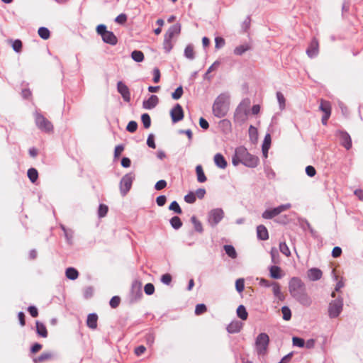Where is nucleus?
<instances>
[{
	"label": "nucleus",
	"mask_w": 363,
	"mask_h": 363,
	"mask_svg": "<svg viewBox=\"0 0 363 363\" xmlns=\"http://www.w3.org/2000/svg\"><path fill=\"white\" fill-rule=\"evenodd\" d=\"M229 96L226 94H220L215 99L213 104V113L215 117L220 118L226 116L229 110Z\"/></svg>",
	"instance_id": "1"
},
{
	"label": "nucleus",
	"mask_w": 363,
	"mask_h": 363,
	"mask_svg": "<svg viewBox=\"0 0 363 363\" xmlns=\"http://www.w3.org/2000/svg\"><path fill=\"white\" fill-rule=\"evenodd\" d=\"M250 104L251 101L248 98L241 101L234 113V121L235 123L242 124L247 121Z\"/></svg>",
	"instance_id": "2"
},
{
	"label": "nucleus",
	"mask_w": 363,
	"mask_h": 363,
	"mask_svg": "<svg viewBox=\"0 0 363 363\" xmlns=\"http://www.w3.org/2000/svg\"><path fill=\"white\" fill-rule=\"evenodd\" d=\"M237 153L242 160V164L245 167L254 168L257 166L259 158L249 153L245 147L240 146L237 147Z\"/></svg>",
	"instance_id": "3"
},
{
	"label": "nucleus",
	"mask_w": 363,
	"mask_h": 363,
	"mask_svg": "<svg viewBox=\"0 0 363 363\" xmlns=\"http://www.w3.org/2000/svg\"><path fill=\"white\" fill-rule=\"evenodd\" d=\"M269 343V337L267 334L260 333L255 340V350L259 356H264L267 354Z\"/></svg>",
	"instance_id": "4"
},
{
	"label": "nucleus",
	"mask_w": 363,
	"mask_h": 363,
	"mask_svg": "<svg viewBox=\"0 0 363 363\" xmlns=\"http://www.w3.org/2000/svg\"><path fill=\"white\" fill-rule=\"evenodd\" d=\"M224 211L221 208H216L208 213L207 222L211 228H215L224 218Z\"/></svg>",
	"instance_id": "5"
},
{
	"label": "nucleus",
	"mask_w": 363,
	"mask_h": 363,
	"mask_svg": "<svg viewBox=\"0 0 363 363\" xmlns=\"http://www.w3.org/2000/svg\"><path fill=\"white\" fill-rule=\"evenodd\" d=\"M34 116L35 125L41 131L50 133L53 130V125L52 123L41 113L36 111Z\"/></svg>",
	"instance_id": "6"
},
{
	"label": "nucleus",
	"mask_w": 363,
	"mask_h": 363,
	"mask_svg": "<svg viewBox=\"0 0 363 363\" xmlns=\"http://www.w3.org/2000/svg\"><path fill=\"white\" fill-rule=\"evenodd\" d=\"M135 177V173L131 172L125 174L121 179L120 192L123 196H125L130 190Z\"/></svg>",
	"instance_id": "7"
},
{
	"label": "nucleus",
	"mask_w": 363,
	"mask_h": 363,
	"mask_svg": "<svg viewBox=\"0 0 363 363\" xmlns=\"http://www.w3.org/2000/svg\"><path fill=\"white\" fill-rule=\"evenodd\" d=\"M143 296V292L141 290V283L135 281L133 282L131 286V290L129 295L130 303H134L139 301Z\"/></svg>",
	"instance_id": "8"
},
{
	"label": "nucleus",
	"mask_w": 363,
	"mask_h": 363,
	"mask_svg": "<svg viewBox=\"0 0 363 363\" xmlns=\"http://www.w3.org/2000/svg\"><path fill=\"white\" fill-rule=\"evenodd\" d=\"M291 296L295 298L300 304L303 306H310L312 303L311 297L306 291V289L298 291L292 294Z\"/></svg>",
	"instance_id": "9"
},
{
	"label": "nucleus",
	"mask_w": 363,
	"mask_h": 363,
	"mask_svg": "<svg viewBox=\"0 0 363 363\" xmlns=\"http://www.w3.org/2000/svg\"><path fill=\"white\" fill-rule=\"evenodd\" d=\"M343 302L342 298L333 301L328 307V313L330 318H337L342 310Z\"/></svg>",
	"instance_id": "10"
},
{
	"label": "nucleus",
	"mask_w": 363,
	"mask_h": 363,
	"mask_svg": "<svg viewBox=\"0 0 363 363\" xmlns=\"http://www.w3.org/2000/svg\"><path fill=\"white\" fill-rule=\"evenodd\" d=\"M170 116L174 123L182 121L184 118V111L179 104H176L170 111Z\"/></svg>",
	"instance_id": "11"
},
{
	"label": "nucleus",
	"mask_w": 363,
	"mask_h": 363,
	"mask_svg": "<svg viewBox=\"0 0 363 363\" xmlns=\"http://www.w3.org/2000/svg\"><path fill=\"white\" fill-rule=\"evenodd\" d=\"M305 289L303 281L298 277H292L289 281V290L290 294Z\"/></svg>",
	"instance_id": "12"
},
{
	"label": "nucleus",
	"mask_w": 363,
	"mask_h": 363,
	"mask_svg": "<svg viewBox=\"0 0 363 363\" xmlns=\"http://www.w3.org/2000/svg\"><path fill=\"white\" fill-rule=\"evenodd\" d=\"M319 44L316 38H313L311 41L307 50L306 54L310 58H314L318 55Z\"/></svg>",
	"instance_id": "13"
},
{
	"label": "nucleus",
	"mask_w": 363,
	"mask_h": 363,
	"mask_svg": "<svg viewBox=\"0 0 363 363\" xmlns=\"http://www.w3.org/2000/svg\"><path fill=\"white\" fill-rule=\"evenodd\" d=\"M117 90L118 93L122 96L124 101L130 102V92L129 88L125 84L120 81L117 83Z\"/></svg>",
	"instance_id": "14"
},
{
	"label": "nucleus",
	"mask_w": 363,
	"mask_h": 363,
	"mask_svg": "<svg viewBox=\"0 0 363 363\" xmlns=\"http://www.w3.org/2000/svg\"><path fill=\"white\" fill-rule=\"evenodd\" d=\"M340 135V144L347 150L352 147V139L349 133L345 130L338 132Z\"/></svg>",
	"instance_id": "15"
},
{
	"label": "nucleus",
	"mask_w": 363,
	"mask_h": 363,
	"mask_svg": "<svg viewBox=\"0 0 363 363\" xmlns=\"http://www.w3.org/2000/svg\"><path fill=\"white\" fill-rule=\"evenodd\" d=\"M159 103V98L156 95H151L148 99L143 102V108L147 110L154 108Z\"/></svg>",
	"instance_id": "16"
},
{
	"label": "nucleus",
	"mask_w": 363,
	"mask_h": 363,
	"mask_svg": "<svg viewBox=\"0 0 363 363\" xmlns=\"http://www.w3.org/2000/svg\"><path fill=\"white\" fill-rule=\"evenodd\" d=\"M104 43L111 45H116L118 43V39L113 32L108 30L104 35L101 36Z\"/></svg>",
	"instance_id": "17"
},
{
	"label": "nucleus",
	"mask_w": 363,
	"mask_h": 363,
	"mask_svg": "<svg viewBox=\"0 0 363 363\" xmlns=\"http://www.w3.org/2000/svg\"><path fill=\"white\" fill-rule=\"evenodd\" d=\"M181 32V24L180 23H176L172 26H171L167 31L166 32L164 37L172 39L174 35H179Z\"/></svg>",
	"instance_id": "18"
},
{
	"label": "nucleus",
	"mask_w": 363,
	"mask_h": 363,
	"mask_svg": "<svg viewBox=\"0 0 363 363\" xmlns=\"http://www.w3.org/2000/svg\"><path fill=\"white\" fill-rule=\"evenodd\" d=\"M242 327V323L239 320H233L226 328L229 333L240 332Z\"/></svg>",
	"instance_id": "19"
},
{
	"label": "nucleus",
	"mask_w": 363,
	"mask_h": 363,
	"mask_svg": "<svg viewBox=\"0 0 363 363\" xmlns=\"http://www.w3.org/2000/svg\"><path fill=\"white\" fill-rule=\"evenodd\" d=\"M322 271L318 268H311L308 271V277L311 281H318L321 279Z\"/></svg>",
	"instance_id": "20"
},
{
	"label": "nucleus",
	"mask_w": 363,
	"mask_h": 363,
	"mask_svg": "<svg viewBox=\"0 0 363 363\" xmlns=\"http://www.w3.org/2000/svg\"><path fill=\"white\" fill-rule=\"evenodd\" d=\"M213 160L215 164L220 169H225L228 165L226 160L225 159L224 156L220 153L216 154Z\"/></svg>",
	"instance_id": "21"
},
{
	"label": "nucleus",
	"mask_w": 363,
	"mask_h": 363,
	"mask_svg": "<svg viewBox=\"0 0 363 363\" xmlns=\"http://www.w3.org/2000/svg\"><path fill=\"white\" fill-rule=\"evenodd\" d=\"M257 235L260 240H267L269 238L268 230L264 225H259L257 227Z\"/></svg>",
	"instance_id": "22"
},
{
	"label": "nucleus",
	"mask_w": 363,
	"mask_h": 363,
	"mask_svg": "<svg viewBox=\"0 0 363 363\" xmlns=\"http://www.w3.org/2000/svg\"><path fill=\"white\" fill-rule=\"evenodd\" d=\"M269 275L272 279H279L282 277L281 269L277 265H272L269 267Z\"/></svg>",
	"instance_id": "23"
},
{
	"label": "nucleus",
	"mask_w": 363,
	"mask_h": 363,
	"mask_svg": "<svg viewBox=\"0 0 363 363\" xmlns=\"http://www.w3.org/2000/svg\"><path fill=\"white\" fill-rule=\"evenodd\" d=\"M195 171H196L198 182L203 183V182H206L207 178L205 175L203 167L201 164L196 165Z\"/></svg>",
	"instance_id": "24"
},
{
	"label": "nucleus",
	"mask_w": 363,
	"mask_h": 363,
	"mask_svg": "<svg viewBox=\"0 0 363 363\" xmlns=\"http://www.w3.org/2000/svg\"><path fill=\"white\" fill-rule=\"evenodd\" d=\"M65 276L70 280H75L79 277V272L74 267H68L65 271Z\"/></svg>",
	"instance_id": "25"
},
{
	"label": "nucleus",
	"mask_w": 363,
	"mask_h": 363,
	"mask_svg": "<svg viewBox=\"0 0 363 363\" xmlns=\"http://www.w3.org/2000/svg\"><path fill=\"white\" fill-rule=\"evenodd\" d=\"M35 325L37 333L43 337H46L48 336V331L45 325L38 320L36 321Z\"/></svg>",
	"instance_id": "26"
},
{
	"label": "nucleus",
	"mask_w": 363,
	"mask_h": 363,
	"mask_svg": "<svg viewBox=\"0 0 363 363\" xmlns=\"http://www.w3.org/2000/svg\"><path fill=\"white\" fill-rule=\"evenodd\" d=\"M169 223H170L171 226L172 227V228H174V230H179V228H182V226L183 225L181 218L177 216H173L169 220Z\"/></svg>",
	"instance_id": "27"
},
{
	"label": "nucleus",
	"mask_w": 363,
	"mask_h": 363,
	"mask_svg": "<svg viewBox=\"0 0 363 363\" xmlns=\"http://www.w3.org/2000/svg\"><path fill=\"white\" fill-rule=\"evenodd\" d=\"M223 249L225 253L232 259H235L238 256L235 247L232 245H225Z\"/></svg>",
	"instance_id": "28"
},
{
	"label": "nucleus",
	"mask_w": 363,
	"mask_h": 363,
	"mask_svg": "<svg viewBox=\"0 0 363 363\" xmlns=\"http://www.w3.org/2000/svg\"><path fill=\"white\" fill-rule=\"evenodd\" d=\"M249 50H250V46L248 44H244L237 46L233 52L235 55L241 56Z\"/></svg>",
	"instance_id": "29"
},
{
	"label": "nucleus",
	"mask_w": 363,
	"mask_h": 363,
	"mask_svg": "<svg viewBox=\"0 0 363 363\" xmlns=\"http://www.w3.org/2000/svg\"><path fill=\"white\" fill-rule=\"evenodd\" d=\"M191 222L192 223V224L194 225V230L199 233H202L203 232V225H202V223H201L200 220H199L195 216H193L191 218Z\"/></svg>",
	"instance_id": "30"
},
{
	"label": "nucleus",
	"mask_w": 363,
	"mask_h": 363,
	"mask_svg": "<svg viewBox=\"0 0 363 363\" xmlns=\"http://www.w3.org/2000/svg\"><path fill=\"white\" fill-rule=\"evenodd\" d=\"M279 214L277 212V210L275 208H271V209H267L265 210L262 216L264 219H272L274 217L278 216Z\"/></svg>",
	"instance_id": "31"
},
{
	"label": "nucleus",
	"mask_w": 363,
	"mask_h": 363,
	"mask_svg": "<svg viewBox=\"0 0 363 363\" xmlns=\"http://www.w3.org/2000/svg\"><path fill=\"white\" fill-rule=\"evenodd\" d=\"M132 59L136 62H141L144 60V54L140 50H133L131 52Z\"/></svg>",
	"instance_id": "32"
},
{
	"label": "nucleus",
	"mask_w": 363,
	"mask_h": 363,
	"mask_svg": "<svg viewBox=\"0 0 363 363\" xmlns=\"http://www.w3.org/2000/svg\"><path fill=\"white\" fill-rule=\"evenodd\" d=\"M27 175L32 183H35L38 178V172L37 169L33 167L28 169Z\"/></svg>",
	"instance_id": "33"
},
{
	"label": "nucleus",
	"mask_w": 363,
	"mask_h": 363,
	"mask_svg": "<svg viewBox=\"0 0 363 363\" xmlns=\"http://www.w3.org/2000/svg\"><path fill=\"white\" fill-rule=\"evenodd\" d=\"M319 108L324 114H331V106L328 101L321 100Z\"/></svg>",
	"instance_id": "34"
},
{
	"label": "nucleus",
	"mask_w": 363,
	"mask_h": 363,
	"mask_svg": "<svg viewBox=\"0 0 363 363\" xmlns=\"http://www.w3.org/2000/svg\"><path fill=\"white\" fill-rule=\"evenodd\" d=\"M52 357V354L50 352H43L38 357L33 359L35 363H41L44 361L48 360Z\"/></svg>",
	"instance_id": "35"
},
{
	"label": "nucleus",
	"mask_w": 363,
	"mask_h": 363,
	"mask_svg": "<svg viewBox=\"0 0 363 363\" xmlns=\"http://www.w3.org/2000/svg\"><path fill=\"white\" fill-rule=\"evenodd\" d=\"M38 33L39 36L43 40H48L50 36V32L48 28L45 27H40Z\"/></svg>",
	"instance_id": "36"
},
{
	"label": "nucleus",
	"mask_w": 363,
	"mask_h": 363,
	"mask_svg": "<svg viewBox=\"0 0 363 363\" xmlns=\"http://www.w3.org/2000/svg\"><path fill=\"white\" fill-rule=\"evenodd\" d=\"M270 255L272 263H274V264H277L279 263V254L276 247H272L271 249Z\"/></svg>",
	"instance_id": "37"
},
{
	"label": "nucleus",
	"mask_w": 363,
	"mask_h": 363,
	"mask_svg": "<svg viewBox=\"0 0 363 363\" xmlns=\"http://www.w3.org/2000/svg\"><path fill=\"white\" fill-rule=\"evenodd\" d=\"M141 121L145 129H147L151 125V118L148 113H145L141 115Z\"/></svg>",
	"instance_id": "38"
},
{
	"label": "nucleus",
	"mask_w": 363,
	"mask_h": 363,
	"mask_svg": "<svg viewBox=\"0 0 363 363\" xmlns=\"http://www.w3.org/2000/svg\"><path fill=\"white\" fill-rule=\"evenodd\" d=\"M184 56L189 60H194L195 57L194 48L192 45H188L184 49Z\"/></svg>",
	"instance_id": "39"
},
{
	"label": "nucleus",
	"mask_w": 363,
	"mask_h": 363,
	"mask_svg": "<svg viewBox=\"0 0 363 363\" xmlns=\"http://www.w3.org/2000/svg\"><path fill=\"white\" fill-rule=\"evenodd\" d=\"M169 210L174 211L177 214H182V210L177 201H173L169 206Z\"/></svg>",
	"instance_id": "40"
},
{
	"label": "nucleus",
	"mask_w": 363,
	"mask_h": 363,
	"mask_svg": "<svg viewBox=\"0 0 363 363\" xmlns=\"http://www.w3.org/2000/svg\"><path fill=\"white\" fill-rule=\"evenodd\" d=\"M271 143H272L271 135L269 133H267L264 138L262 149H264L265 151L267 150H269Z\"/></svg>",
	"instance_id": "41"
},
{
	"label": "nucleus",
	"mask_w": 363,
	"mask_h": 363,
	"mask_svg": "<svg viewBox=\"0 0 363 363\" xmlns=\"http://www.w3.org/2000/svg\"><path fill=\"white\" fill-rule=\"evenodd\" d=\"M236 313H237L238 318H247V315H248L247 310L243 305H240L238 307V308L236 310Z\"/></svg>",
	"instance_id": "42"
},
{
	"label": "nucleus",
	"mask_w": 363,
	"mask_h": 363,
	"mask_svg": "<svg viewBox=\"0 0 363 363\" xmlns=\"http://www.w3.org/2000/svg\"><path fill=\"white\" fill-rule=\"evenodd\" d=\"M173 48L172 40L166 37L164 38L163 48L166 53H169Z\"/></svg>",
	"instance_id": "43"
},
{
	"label": "nucleus",
	"mask_w": 363,
	"mask_h": 363,
	"mask_svg": "<svg viewBox=\"0 0 363 363\" xmlns=\"http://www.w3.org/2000/svg\"><path fill=\"white\" fill-rule=\"evenodd\" d=\"M108 211V208L106 205L101 203L99 206L98 208V216L99 218H103L106 216Z\"/></svg>",
	"instance_id": "44"
},
{
	"label": "nucleus",
	"mask_w": 363,
	"mask_h": 363,
	"mask_svg": "<svg viewBox=\"0 0 363 363\" xmlns=\"http://www.w3.org/2000/svg\"><path fill=\"white\" fill-rule=\"evenodd\" d=\"M183 93V87L179 86L172 93V97L174 100H179L182 96Z\"/></svg>",
	"instance_id": "45"
},
{
	"label": "nucleus",
	"mask_w": 363,
	"mask_h": 363,
	"mask_svg": "<svg viewBox=\"0 0 363 363\" xmlns=\"http://www.w3.org/2000/svg\"><path fill=\"white\" fill-rule=\"evenodd\" d=\"M184 201L187 203L192 204L195 203L196 197L194 191H189L186 195L184 196Z\"/></svg>",
	"instance_id": "46"
},
{
	"label": "nucleus",
	"mask_w": 363,
	"mask_h": 363,
	"mask_svg": "<svg viewBox=\"0 0 363 363\" xmlns=\"http://www.w3.org/2000/svg\"><path fill=\"white\" fill-rule=\"evenodd\" d=\"M206 310L207 307L204 303H199L196 306L194 313L196 315H201Z\"/></svg>",
	"instance_id": "47"
},
{
	"label": "nucleus",
	"mask_w": 363,
	"mask_h": 363,
	"mask_svg": "<svg viewBox=\"0 0 363 363\" xmlns=\"http://www.w3.org/2000/svg\"><path fill=\"white\" fill-rule=\"evenodd\" d=\"M272 291H273L274 295L276 297H278L279 299H281L282 294L281 292V287L278 283H273Z\"/></svg>",
	"instance_id": "48"
},
{
	"label": "nucleus",
	"mask_w": 363,
	"mask_h": 363,
	"mask_svg": "<svg viewBox=\"0 0 363 363\" xmlns=\"http://www.w3.org/2000/svg\"><path fill=\"white\" fill-rule=\"evenodd\" d=\"M235 289L238 292L241 293L245 289V280L242 278L238 279L235 281Z\"/></svg>",
	"instance_id": "49"
},
{
	"label": "nucleus",
	"mask_w": 363,
	"mask_h": 363,
	"mask_svg": "<svg viewBox=\"0 0 363 363\" xmlns=\"http://www.w3.org/2000/svg\"><path fill=\"white\" fill-rule=\"evenodd\" d=\"M277 101L279 104L280 109L283 110L285 108V101H286L284 95L280 91H277Z\"/></svg>",
	"instance_id": "50"
},
{
	"label": "nucleus",
	"mask_w": 363,
	"mask_h": 363,
	"mask_svg": "<svg viewBox=\"0 0 363 363\" xmlns=\"http://www.w3.org/2000/svg\"><path fill=\"white\" fill-rule=\"evenodd\" d=\"M65 237L66 241L69 245H73L74 231L69 229L67 232H65Z\"/></svg>",
	"instance_id": "51"
},
{
	"label": "nucleus",
	"mask_w": 363,
	"mask_h": 363,
	"mask_svg": "<svg viewBox=\"0 0 363 363\" xmlns=\"http://www.w3.org/2000/svg\"><path fill=\"white\" fill-rule=\"evenodd\" d=\"M160 281L165 285H169L172 281V277L169 273L164 274L162 275Z\"/></svg>",
	"instance_id": "52"
},
{
	"label": "nucleus",
	"mask_w": 363,
	"mask_h": 363,
	"mask_svg": "<svg viewBox=\"0 0 363 363\" xmlns=\"http://www.w3.org/2000/svg\"><path fill=\"white\" fill-rule=\"evenodd\" d=\"M249 135L252 141H256L257 140V130L252 125L249 128Z\"/></svg>",
	"instance_id": "53"
},
{
	"label": "nucleus",
	"mask_w": 363,
	"mask_h": 363,
	"mask_svg": "<svg viewBox=\"0 0 363 363\" xmlns=\"http://www.w3.org/2000/svg\"><path fill=\"white\" fill-rule=\"evenodd\" d=\"M121 298L118 296H114L111 298L109 304L112 308H116L119 306Z\"/></svg>",
	"instance_id": "54"
},
{
	"label": "nucleus",
	"mask_w": 363,
	"mask_h": 363,
	"mask_svg": "<svg viewBox=\"0 0 363 363\" xmlns=\"http://www.w3.org/2000/svg\"><path fill=\"white\" fill-rule=\"evenodd\" d=\"M137 129H138V123L135 121H130L126 126L127 131H128L130 133H134L137 130Z\"/></svg>",
	"instance_id": "55"
},
{
	"label": "nucleus",
	"mask_w": 363,
	"mask_h": 363,
	"mask_svg": "<svg viewBox=\"0 0 363 363\" xmlns=\"http://www.w3.org/2000/svg\"><path fill=\"white\" fill-rule=\"evenodd\" d=\"M22 46L23 44L21 40L16 39L13 41L12 48L15 52H20L22 50Z\"/></svg>",
	"instance_id": "56"
},
{
	"label": "nucleus",
	"mask_w": 363,
	"mask_h": 363,
	"mask_svg": "<svg viewBox=\"0 0 363 363\" xmlns=\"http://www.w3.org/2000/svg\"><path fill=\"white\" fill-rule=\"evenodd\" d=\"M293 345L298 347H303L305 346V341L303 338L298 337H294L292 338Z\"/></svg>",
	"instance_id": "57"
},
{
	"label": "nucleus",
	"mask_w": 363,
	"mask_h": 363,
	"mask_svg": "<svg viewBox=\"0 0 363 363\" xmlns=\"http://www.w3.org/2000/svg\"><path fill=\"white\" fill-rule=\"evenodd\" d=\"M144 291L148 296L153 294L155 292V286L152 283L146 284L144 286Z\"/></svg>",
	"instance_id": "58"
},
{
	"label": "nucleus",
	"mask_w": 363,
	"mask_h": 363,
	"mask_svg": "<svg viewBox=\"0 0 363 363\" xmlns=\"http://www.w3.org/2000/svg\"><path fill=\"white\" fill-rule=\"evenodd\" d=\"M279 250L281 253H283L286 256H289L291 255V252L286 244V242H280L279 244Z\"/></svg>",
	"instance_id": "59"
},
{
	"label": "nucleus",
	"mask_w": 363,
	"mask_h": 363,
	"mask_svg": "<svg viewBox=\"0 0 363 363\" xmlns=\"http://www.w3.org/2000/svg\"><path fill=\"white\" fill-rule=\"evenodd\" d=\"M147 145L149 147L155 149L156 147L155 142V135L152 133L149 134L147 139Z\"/></svg>",
	"instance_id": "60"
},
{
	"label": "nucleus",
	"mask_w": 363,
	"mask_h": 363,
	"mask_svg": "<svg viewBox=\"0 0 363 363\" xmlns=\"http://www.w3.org/2000/svg\"><path fill=\"white\" fill-rule=\"evenodd\" d=\"M167 185V182L164 179H160L156 182L155 184V189L157 191H160L164 189Z\"/></svg>",
	"instance_id": "61"
},
{
	"label": "nucleus",
	"mask_w": 363,
	"mask_h": 363,
	"mask_svg": "<svg viewBox=\"0 0 363 363\" xmlns=\"http://www.w3.org/2000/svg\"><path fill=\"white\" fill-rule=\"evenodd\" d=\"M108 31L106 26L104 24H99L96 27V32L98 35L103 36Z\"/></svg>",
	"instance_id": "62"
},
{
	"label": "nucleus",
	"mask_w": 363,
	"mask_h": 363,
	"mask_svg": "<svg viewBox=\"0 0 363 363\" xmlns=\"http://www.w3.org/2000/svg\"><path fill=\"white\" fill-rule=\"evenodd\" d=\"M215 48L220 49L225 45V40L222 37H216L215 38Z\"/></svg>",
	"instance_id": "63"
},
{
	"label": "nucleus",
	"mask_w": 363,
	"mask_h": 363,
	"mask_svg": "<svg viewBox=\"0 0 363 363\" xmlns=\"http://www.w3.org/2000/svg\"><path fill=\"white\" fill-rule=\"evenodd\" d=\"M167 202V197L164 195H160L156 198V203L158 206L162 207L164 206Z\"/></svg>",
	"instance_id": "64"
}]
</instances>
